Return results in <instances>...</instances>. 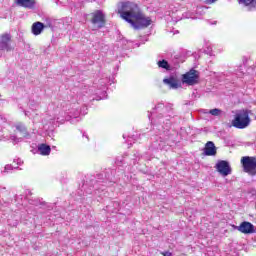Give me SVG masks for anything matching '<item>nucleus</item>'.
Masks as SVG:
<instances>
[{"instance_id":"nucleus-1","label":"nucleus","mask_w":256,"mask_h":256,"mask_svg":"<svg viewBox=\"0 0 256 256\" xmlns=\"http://www.w3.org/2000/svg\"><path fill=\"white\" fill-rule=\"evenodd\" d=\"M117 13L121 19L130 23L134 29H146L153 21L150 17L145 16L137 3L131 1L119 2Z\"/></svg>"},{"instance_id":"nucleus-2","label":"nucleus","mask_w":256,"mask_h":256,"mask_svg":"<svg viewBox=\"0 0 256 256\" xmlns=\"http://www.w3.org/2000/svg\"><path fill=\"white\" fill-rule=\"evenodd\" d=\"M249 125H251L249 110H237L234 115V119L232 120V126L236 129H247Z\"/></svg>"},{"instance_id":"nucleus-3","label":"nucleus","mask_w":256,"mask_h":256,"mask_svg":"<svg viewBox=\"0 0 256 256\" xmlns=\"http://www.w3.org/2000/svg\"><path fill=\"white\" fill-rule=\"evenodd\" d=\"M242 170L244 173L255 177L256 175V157L255 156H243L240 160Z\"/></svg>"},{"instance_id":"nucleus-4","label":"nucleus","mask_w":256,"mask_h":256,"mask_svg":"<svg viewBox=\"0 0 256 256\" xmlns=\"http://www.w3.org/2000/svg\"><path fill=\"white\" fill-rule=\"evenodd\" d=\"M90 21L97 29H103L107 25V18H105V14L101 10L92 12Z\"/></svg>"},{"instance_id":"nucleus-5","label":"nucleus","mask_w":256,"mask_h":256,"mask_svg":"<svg viewBox=\"0 0 256 256\" xmlns=\"http://www.w3.org/2000/svg\"><path fill=\"white\" fill-rule=\"evenodd\" d=\"M182 82L186 83V85H197L199 83V71L190 69L182 75Z\"/></svg>"},{"instance_id":"nucleus-6","label":"nucleus","mask_w":256,"mask_h":256,"mask_svg":"<svg viewBox=\"0 0 256 256\" xmlns=\"http://www.w3.org/2000/svg\"><path fill=\"white\" fill-rule=\"evenodd\" d=\"M11 34H0V51H11Z\"/></svg>"},{"instance_id":"nucleus-7","label":"nucleus","mask_w":256,"mask_h":256,"mask_svg":"<svg viewBox=\"0 0 256 256\" xmlns=\"http://www.w3.org/2000/svg\"><path fill=\"white\" fill-rule=\"evenodd\" d=\"M237 230L245 235H251V233H255V226L251 222L244 221L237 226Z\"/></svg>"},{"instance_id":"nucleus-8","label":"nucleus","mask_w":256,"mask_h":256,"mask_svg":"<svg viewBox=\"0 0 256 256\" xmlns=\"http://www.w3.org/2000/svg\"><path fill=\"white\" fill-rule=\"evenodd\" d=\"M203 155L206 157H215L217 155V147L213 141H208L203 149Z\"/></svg>"},{"instance_id":"nucleus-9","label":"nucleus","mask_w":256,"mask_h":256,"mask_svg":"<svg viewBox=\"0 0 256 256\" xmlns=\"http://www.w3.org/2000/svg\"><path fill=\"white\" fill-rule=\"evenodd\" d=\"M239 245L235 242H232L226 248V256H238L239 255Z\"/></svg>"},{"instance_id":"nucleus-10","label":"nucleus","mask_w":256,"mask_h":256,"mask_svg":"<svg viewBox=\"0 0 256 256\" xmlns=\"http://www.w3.org/2000/svg\"><path fill=\"white\" fill-rule=\"evenodd\" d=\"M16 5L18 7H24V9H34L35 8V0H15Z\"/></svg>"},{"instance_id":"nucleus-11","label":"nucleus","mask_w":256,"mask_h":256,"mask_svg":"<svg viewBox=\"0 0 256 256\" xmlns=\"http://www.w3.org/2000/svg\"><path fill=\"white\" fill-rule=\"evenodd\" d=\"M43 29H45V24H43V22H34L32 24V28L31 31L33 33V35H41V33H43Z\"/></svg>"},{"instance_id":"nucleus-12","label":"nucleus","mask_w":256,"mask_h":256,"mask_svg":"<svg viewBox=\"0 0 256 256\" xmlns=\"http://www.w3.org/2000/svg\"><path fill=\"white\" fill-rule=\"evenodd\" d=\"M163 83H165V85H169L170 89H179V80L173 76L165 78Z\"/></svg>"},{"instance_id":"nucleus-13","label":"nucleus","mask_w":256,"mask_h":256,"mask_svg":"<svg viewBox=\"0 0 256 256\" xmlns=\"http://www.w3.org/2000/svg\"><path fill=\"white\" fill-rule=\"evenodd\" d=\"M239 5L249 8V11H256V0H238Z\"/></svg>"},{"instance_id":"nucleus-14","label":"nucleus","mask_w":256,"mask_h":256,"mask_svg":"<svg viewBox=\"0 0 256 256\" xmlns=\"http://www.w3.org/2000/svg\"><path fill=\"white\" fill-rule=\"evenodd\" d=\"M38 151L40 152V155H50L51 154V146L47 145V144H40L38 146Z\"/></svg>"},{"instance_id":"nucleus-15","label":"nucleus","mask_w":256,"mask_h":256,"mask_svg":"<svg viewBox=\"0 0 256 256\" xmlns=\"http://www.w3.org/2000/svg\"><path fill=\"white\" fill-rule=\"evenodd\" d=\"M216 170L220 175H225V160H220L215 166Z\"/></svg>"},{"instance_id":"nucleus-16","label":"nucleus","mask_w":256,"mask_h":256,"mask_svg":"<svg viewBox=\"0 0 256 256\" xmlns=\"http://www.w3.org/2000/svg\"><path fill=\"white\" fill-rule=\"evenodd\" d=\"M158 67H161V69H166V71L171 70V66L169 65V62H167V60L158 61Z\"/></svg>"},{"instance_id":"nucleus-17","label":"nucleus","mask_w":256,"mask_h":256,"mask_svg":"<svg viewBox=\"0 0 256 256\" xmlns=\"http://www.w3.org/2000/svg\"><path fill=\"white\" fill-rule=\"evenodd\" d=\"M231 175V165L227 161H225V176Z\"/></svg>"},{"instance_id":"nucleus-18","label":"nucleus","mask_w":256,"mask_h":256,"mask_svg":"<svg viewBox=\"0 0 256 256\" xmlns=\"http://www.w3.org/2000/svg\"><path fill=\"white\" fill-rule=\"evenodd\" d=\"M210 115H214V117H217L219 115H221V110L215 108V109H212L210 110Z\"/></svg>"},{"instance_id":"nucleus-19","label":"nucleus","mask_w":256,"mask_h":256,"mask_svg":"<svg viewBox=\"0 0 256 256\" xmlns=\"http://www.w3.org/2000/svg\"><path fill=\"white\" fill-rule=\"evenodd\" d=\"M160 254L163 256H173L171 252H161Z\"/></svg>"},{"instance_id":"nucleus-20","label":"nucleus","mask_w":256,"mask_h":256,"mask_svg":"<svg viewBox=\"0 0 256 256\" xmlns=\"http://www.w3.org/2000/svg\"><path fill=\"white\" fill-rule=\"evenodd\" d=\"M215 1H217V0H206V3H208L209 5H211V4L215 3Z\"/></svg>"},{"instance_id":"nucleus-21","label":"nucleus","mask_w":256,"mask_h":256,"mask_svg":"<svg viewBox=\"0 0 256 256\" xmlns=\"http://www.w3.org/2000/svg\"><path fill=\"white\" fill-rule=\"evenodd\" d=\"M252 195H256V190H253Z\"/></svg>"}]
</instances>
